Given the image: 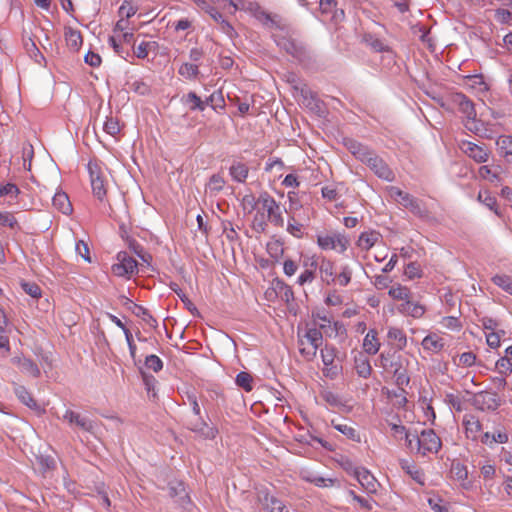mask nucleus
Segmentation results:
<instances>
[{"mask_svg":"<svg viewBox=\"0 0 512 512\" xmlns=\"http://www.w3.org/2000/svg\"><path fill=\"white\" fill-rule=\"evenodd\" d=\"M387 193L393 201L408 209L413 215L422 219L429 217V209L423 200L404 192L396 186L388 187Z\"/></svg>","mask_w":512,"mask_h":512,"instance_id":"1","label":"nucleus"},{"mask_svg":"<svg viewBox=\"0 0 512 512\" xmlns=\"http://www.w3.org/2000/svg\"><path fill=\"white\" fill-rule=\"evenodd\" d=\"M254 207H260L267 220L278 228L284 227V217L280 204L268 193L262 192L255 201Z\"/></svg>","mask_w":512,"mask_h":512,"instance_id":"2","label":"nucleus"},{"mask_svg":"<svg viewBox=\"0 0 512 512\" xmlns=\"http://www.w3.org/2000/svg\"><path fill=\"white\" fill-rule=\"evenodd\" d=\"M322 343L323 335L321 331L316 328L308 329L302 337H299V352L307 361H312Z\"/></svg>","mask_w":512,"mask_h":512,"instance_id":"3","label":"nucleus"},{"mask_svg":"<svg viewBox=\"0 0 512 512\" xmlns=\"http://www.w3.org/2000/svg\"><path fill=\"white\" fill-rule=\"evenodd\" d=\"M317 244L322 250H334L343 254L350 245V239L344 233L331 231L318 234Z\"/></svg>","mask_w":512,"mask_h":512,"instance_id":"4","label":"nucleus"},{"mask_svg":"<svg viewBox=\"0 0 512 512\" xmlns=\"http://www.w3.org/2000/svg\"><path fill=\"white\" fill-rule=\"evenodd\" d=\"M412 439L416 442L417 452L423 456L437 453L442 447L440 437L432 429H425L419 435L413 434Z\"/></svg>","mask_w":512,"mask_h":512,"instance_id":"5","label":"nucleus"},{"mask_svg":"<svg viewBox=\"0 0 512 512\" xmlns=\"http://www.w3.org/2000/svg\"><path fill=\"white\" fill-rule=\"evenodd\" d=\"M88 170L93 194L98 200L103 201L107 193L104 172L96 162H89Z\"/></svg>","mask_w":512,"mask_h":512,"instance_id":"6","label":"nucleus"},{"mask_svg":"<svg viewBox=\"0 0 512 512\" xmlns=\"http://www.w3.org/2000/svg\"><path fill=\"white\" fill-rule=\"evenodd\" d=\"M118 263L112 265V272L118 277L130 276L137 272V261L128 255L127 252H119L117 254Z\"/></svg>","mask_w":512,"mask_h":512,"instance_id":"7","label":"nucleus"},{"mask_svg":"<svg viewBox=\"0 0 512 512\" xmlns=\"http://www.w3.org/2000/svg\"><path fill=\"white\" fill-rule=\"evenodd\" d=\"M472 404L481 411H495L500 406V399L496 392L481 391L474 394Z\"/></svg>","mask_w":512,"mask_h":512,"instance_id":"8","label":"nucleus"},{"mask_svg":"<svg viewBox=\"0 0 512 512\" xmlns=\"http://www.w3.org/2000/svg\"><path fill=\"white\" fill-rule=\"evenodd\" d=\"M63 420L67 422L72 428H77L80 431L87 433H94L95 422L89 417L80 414L73 410H66L63 415Z\"/></svg>","mask_w":512,"mask_h":512,"instance_id":"9","label":"nucleus"},{"mask_svg":"<svg viewBox=\"0 0 512 512\" xmlns=\"http://www.w3.org/2000/svg\"><path fill=\"white\" fill-rule=\"evenodd\" d=\"M460 149L463 153H465L468 157L472 158L477 163H484L489 158V150L485 147V145H477L473 142L463 140L459 144Z\"/></svg>","mask_w":512,"mask_h":512,"instance_id":"10","label":"nucleus"},{"mask_svg":"<svg viewBox=\"0 0 512 512\" xmlns=\"http://www.w3.org/2000/svg\"><path fill=\"white\" fill-rule=\"evenodd\" d=\"M366 164L379 178L389 182H392L395 179L393 171L376 153L369 158V161Z\"/></svg>","mask_w":512,"mask_h":512,"instance_id":"11","label":"nucleus"},{"mask_svg":"<svg viewBox=\"0 0 512 512\" xmlns=\"http://www.w3.org/2000/svg\"><path fill=\"white\" fill-rule=\"evenodd\" d=\"M354 476L367 493L374 494L377 492L379 483L367 469L355 468Z\"/></svg>","mask_w":512,"mask_h":512,"instance_id":"12","label":"nucleus"},{"mask_svg":"<svg viewBox=\"0 0 512 512\" xmlns=\"http://www.w3.org/2000/svg\"><path fill=\"white\" fill-rule=\"evenodd\" d=\"M451 102L459 111L466 116L467 119L476 117V111L473 102L463 93H453Z\"/></svg>","mask_w":512,"mask_h":512,"instance_id":"13","label":"nucleus"},{"mask_svg":"<svg viewBox=\"0 0 512 512\" xmlns=\"http://www.w3.org/2000/svg\"><path fill=\"white\" fill-rule=\"evenodd\" d=\"M304 271L299 275L297 283L300 286L311 283L316 278V270L318 268V260L313 256L303 261Z\"/></svg>","mask_w":512,"mask_h":512,"instance_id":"14","label":"nucleus"},{"mask_svg":"<svg viewBox=\"0 0 512 512\" xmlns=\"http://www.w3.org/2000/svg\"><path fill=\"white\" fill-rule=\"evenodd\" d=\"M318 268L322 282L330 285L335 282V264L332 260L322 257L318 261Z\"/></svg>","mask_w":512,"mask_h":512,"instance_id":"15","label":"nucleus"},{"mask_svg":"<svg viewBox=\"0 0 512 512\" xmlns=\"http://www.w3.org/2000/svg\"><path fill=\"white\" fill-rule=\"evenodd\" d=\"M463 426L465 428V434L467 438H470L472 440L478 439L479 434L482 430V425L476 416L472 414L464 415Z\"/></svg>","mask_w":512,"mask_h":512,"instance_id":"16","label":"nucleus"},{"mask_svg":"<svg viewBox=\"0 0 512 512\" xmlns=\"http://www.w3.org/2000/svg\"><path fill=\"white\" fill-rule=\"evenodd\" d=\"M64 37L66 45L71 51L77 52L82 46L83 38L79 30L72 27H65Z\"/></svg>","mask_w":512,"mask_h":512,"instance_id":"17","label":"nucleus"},{"mask_svg":"<svg viewBox=\"0 0 512 512\" xmlns=\"http://www.w3.org/2000/svg\"><path fill=\"white\" fill-rule=\"evenodd\" d=\"M381 343L378 338V332L370 329L363 340V350L369 355H375L380 349Z\"/></svg>","mask_w":512,"mask_h":512,"instance_id":"18","label":"nucleus"},{"mask_svg":"<svg viewBox=\"0 0 512 512\" xmlns=\"http://www.w3.org/2000/svg\"><path fill=\"white\" fill-rule=\"evenodd\" d=\"M421 345L424 350L430 353H438L444 348L445 342L442 337L435 333H431L422 340Z\"/></svg>","mask_w":512,"mask_h":512,"instance_id":"19","label":"nucleus"},{"mask_svg":"<svg viewBox=\"0 0 512 512\" xmlns=\"http://www.w3.org/2000/svg\"><path fill=\"white\" fill-rule=\"evenodd\" d=\"M362 42L374 52L390 51V47L382 39L372 33H364L362 35Z\"/></svg>","mask_w":512,"mask_h":512,"instance_id":"20","label":"nucleus"},{"mask_svg":"<svg viewBox=\"0 0 512 512\" xmlns=\"http://www.w3.org/2000/svg\"><path fill=\"white\" fill-rule=\"evenodd\" d=\"M180 101L183 105L187 106L191 111H204L205 102L193 91L181 96Z\"/></svg>","mask_w":512,"mask_h":512,"instance_id":"21","label":"nucleus"},{"mask_svg":"<svg viewBox=\"0 0 512 512\" xmlns=\"http://www.w3.org/2000/svg\"><path fill=\"white\" fill-rule=\"evenodd\" d=\"M355 370L359 377L367 379L370 377L372 367L369 359L363 353H359L354 358Z\"/></svg>","mask_w":512,"mask_h":512,"instance_id":"22","label":"nucleus"},{"mask_svg":"<svg viewBox=\"0 0 512 512\" xmlns=\"http://www.w3.org/2000/svg\"><path fill=\"white\" fill-rule=\"evenodd\" d=\"M380 237L381 235L377 231L363 232L357 240V246L361 250L368 251L379 241Z\"/></svg>","mask_w":512,"mask_h":512,"instance_id":"23","label":"nucleus"},{"mask_svg":"<svg viewBox=\"0 0 512 512\" xmlns=\"http://www.w3.org/2000/svg\"><path fill=\"white\" fill-rule=\"evenodd\" d=\"M52 204L57 210L65 215L70 214L73 210L69 197L64 192L55 193L52 198Z\"/></svg>","mask_w":512,"mask_h":512,"instance_id":"24","label":"nucleus"},{"mask_svg":"<svg viewBox=\"0 0 512 512\" xmlns=\"http://www.w3.org/2000/svg\"><path fill=\"white\" fill-rule=\"evenodd\" d=\"M398 309L401 313L412 316L414 318H420L425 313L424 306L411 301V298H409L406 302H403Z\"/></svg>","mask_w":512,"mask_h":512,"instance_id":"25","label":"nucleus"},{"mask_svg":"<svg viewBox=\"0 0 512 512\" xmlns=\"http://www.w3.org/2000/svg\"><path fill=\"white\" fill-rule=\"evenodd\" d=\"M13 362L17 363L22 373L37 378L40 376L38 365L28 358H14Z\"/></svg>","mask_w":512,"mask_h":512,"instance_id":"26","label":"nucleus"},{"mask_svg":"<svg viewBox=\"0 0 512 512\" xmlns=\"http://www.w3.org/2000/svg\"><path fill=\"white\" fill-rule=\"evenodd\" d=\"M191 430L200 434L206 439H214L218 434V430L215 427L209 426L205 421L201 420L191 424Z\"/></svg>","mask_w":512,"mask_h":512,"instance_id":"27","label":"nucleus"},{"mask_svg":"<svg viewBox=\"0 0 512 512\" xmlns=\"http://www.w3.org/2000/svg\"><path fill=\"white\" fill-rule=\"evenodd\" d=\"M14 392L17 396V398L27 407L33 410H38L39 405L37 404L36 400L33 398V396L27 391V389L24 386L17 385L14 388Z\"/></svg>","mask_w":512,"mask_h":512,"instance_id":"28","label":"nucleus"},{"mask_svg":"<svg viewBox=\"0 0 512 512\" xmlns=\"http://www.w3.org/2000/svg\"><path fill=\"white\" fill-rule=\"evenodd\" d=\"M400 466L413 480L423 484V473L413 461L401 459Z\"/></svg>","mask_w":512,"mask_h":512,"instance_id":"29","label":"nucleus"},{"mask_svg":"<svg viewBox=\"0 0 512 512\" xmlns=\"http://www.w3.org/2000/svg\"><path fill=\"white\" fill-rule=\"evenodd\" d=\"M256 209V213L252 220V229L257 233H264L267 230L269 220H267L264 212L261 211L260 207H254Z\"/></svg>","mask_w":512,"mask_h":512,"instance_id":"30","label":"nucleus"},{"mask_svg":"<svg viewBox=\"0 0 512 512\" xmlns=\"http://www.w3.org/2000/svg\"><path fill=\"white\" fill-rule=\"evenodd\" d=\"M158 48V43L155 41H143L137 46H133L134 55L139 59H145L149 52L156 51Z\"/></svg>","mask_w":512,"mask_h":512,"instance_id":"31","label":"nucleus"},{"mask_svg":"<svg viewBox=\"0 0 512 512\" xmlns=\"http://www.w3.org/2000/svg\"><path fill=\"white\" fill-rule=\"evenodd\" d=\"M229 172L235 181L242 183L245 182V180L247 179L249 169L245 164L241 162H236L232 164V166L229 169Z\"/></svg>","mask_w":512,"mask_h":512,"instance_id":"32","label":"nucleus"},{"mask_svg":"<svg viewBox=\"0 0 512 512\" xmlns=\"http://www.w3.org/2000/svg\"><path fill=\"white\" fill-rule=\"evenodd\" d=\"M481 442L489 446L494 443L504 444L508 442V434L503 431H498L497 433L493 434L486 432L481 436Z\"/></svg>","mask_w":512,"mask_h":512,"instance_id":"33","label":"nucleus"},{"mask_svg":"<svg viewBox=\"0 0 512 512\" xmlns=\"http://www.w3.org/2000/svg\"><path fill=\"white\" fill-rule=\"evenodd\" d=\"M388 294L392 299L401 300L403 302H406L409 298H411V292L409 288L400 284L393 285L389 289Z\"/></svg>","mask_w":512,"mask_h":512,"instance_id":"34","label":"nucleus"},{"mask_svg":"<svg viewBox=\"0 0 512 512\" xmlns=\"http://www.w3.org/2000/svg\"><path fill=\"white\" fill-rule=\"evenodd\" d=\"M496 145L500 155H512V135H501L496 140Z\"/></svg>","mask_w":512,"mask_h":512,"instance_id":"35","label":"nucleus"},{"mask_svg":"<svg viewBox=\"0 0 512 512\" xmlns=\"http://www.w3.org/2000/svg\"><path fill=\"white\" fill-rule=\"evenodd\" d=\"M224 185V178L219 174H213L206 186V192H209L211 195H217L223 189Z\"/></svg>","mask_w":512,"mask_h":512,"instance_id":"36","label":"nucleus"},{"mask_svg":"<svg viewBox=\"0 0 512 512\" xmlns=\"http://www.w3.org/2000/svg\"><path fill=\"white\" fill-rule=\"evenodd\" d=\"M275 291L280 295L281 299L287 303L294 299L292 288L281 280L276 281Z\"/></svg>","mask_w":512,"mask_h":512,"instance_id":"37","label":"nucleus"},{"mask_svg":"<svg viewBox=\"0 0 512 512\" xmlns=\"http://www.w3.org/2000/svg\"><path fill=\"white\" fill-rule=\"evenodd\" d=\"M337 350L334 346L326 344L320 351L322 362L325 367L332 366L336 358Z\"/></svg>","mask_w":512,"mask_h":512,"instance_id":"38","label":"nucleus"},{"mask_svg":"<svg viewBox=\"0 0 512 512\" xmlns=\"http://www.w3.org/2000/svg\"><path fill=\"white\" fill-rule=\"evenodd\" d=\"M333 427L341 432L343 435H345L348 439H351L353 441H360V437L356 430L345 423H335V421H332Z\"/></svg>","mask_w":512,"mask_h":512,"instance_id":"39","label":"nucleus"},{"mask_svg":"<svg viewBox=\"0 0 512 512\" xmlns=\"http://www.w3.org/2000/svg\"><path fill=\"white\" fill-rule=\"evenodd\" d=\"M492 282L503 289L505 292L512 295V277L505 274L495 275L492 278Z\"/></svg>","mask_w":512,"mask_h":512,"instance_id":"40","label":"nucleus"},{"mask_svg":"<svg viewBox=\"0 0 512 512\" xmlns=\"http://www.w3.org/2000/svg\"><path fill=\"white\" fill-rule=\"evenodd\" d=\"M178 73L188 79V80H192V79H196L198 74H199V68L196 64H193V63H183L179 70H178Z\"/></svg>","mask_w":512,"mask_h":512,"instance_id":"41","label":"nucleus"},{"mask_svg":"<svg viewBox=\"0 0 512 512\" xmlns=\"http://www.w3.org/2000/svg\"><path fill=\"white\" fill-rule=\"evenodd\" d=\"M206 106H211L214 110L225 107V100L221 91L213 92L206 100H203Z\"/></svg>","mask_w":512,"mask_h":512,"instance_id":"42","label":"nucleus"},{"mask_svg":"<svg viewBox=\"0 0 512 512\" xmlns=\"http://www.w3.org/2000/svg\"><path fill=\"white\" fill-rule=\"evenodd\" d=\"M387 337L390 340L398 342V348L403 349L406 346L407 339L404 332L396 327H390L387 333Z\"/></svg>","mask_w":512,"mask_h":512,"instance_id":"43","label":"nucleus"},{"mask_svg":"<svg viewBox=\"0 0 512 512\" xmlns=\"http://www.w3.org/2000/svg\"><path fill=\"white\" fill-rule=\"evenodd\" d=\"M395 383L400 389L401 393H404V387L408 386L410 383V377L407 373V370L404 369H396L394 371Z\"/></svg>","mask_w":512,"mask_h":512,"instance_id":"44","label":"nucleus"},{"mask_svg":"<svg viewBox=\"0 0 512 512\" xmlns=\"http://www.w3.org/2000/svg\"><path fill=\"white\" fill-rule=\"evenodd\" d=\"M391 431L393 433V436L394 437H402L404 436L406 441H407V446L410 448V449H413L412 447V443H413V434H411L410 432H408L405 428V426L403 425H398V424H392L391 425Z\"/></svg>","mask_w":512,"mask_h":512,"instance_id":"45","label":"nucleus"},{"mask_svg":"<svg viewBox=\"0 0 512 512\" xmlns=\"http://www.w3.org/2000/svg\"><path fill=\"white\" fill-rule=\"evenodd\" d=\"M335 278L334 283H337L341 287H346L351 282L352 269L348 265L341 266V271Z\"/></svg>","mask_w":512,"mask_h":512,"instance_id":"46","label":"nucleus"},{"mask_svg":"<svg viewBox=\"0 0 512 512\" xmlns=\"http://www.w3.org/2000/svg\"><path fill=\"white\" fill-rule=\"evenodd\" d=\"M287 231L294 237H297V238L302 237L303 225L296 220L294 214L290 215V217H289L288 224H287Z\"/></svg>","mask_w":512,"mask_h":512,"instance_id":"47","label":"nucleus"},{"mask_svg":"<svg viewBox=\"0 0 512 512\" xmlns=\"http://www.w3.org/2000/svg\"><path fill=\"white\" fill-rule=\"evenodd\" d=\"M267 509L269 512H289L286 506L278 499L274 497L265 496Z\"/></svg>","mask_w":512,"mask_h":512,"instance_id":"48","label":"nucleus"},{"mask_svg":"<svg viewBox=\"0 0 512 512\" xmlns=\"http://www.w3.org/2000/svg\"><path fill=\"white\" fill-rule=\"evenodd\" d=\"M252 381V376L247 372H240L236 376V384L247 392H250L253 388Z\"/></svg>","mask_w":512,"mask_h":512,"instance_id":"49","label":"nucleus"},{"mask_svg":"<svg viewBox=\"0 0 512 512\" xmlns=\"http://www.w3.org/2000/svg\"><path fill=\"white\" fill-rule=\"evenodd\" d=\"M494 19L500 24H509L512 21V10L499 8L494 12Z\"/></svg>","mask_w":512,"mask_h":512,"instance_id":"50","label":"nucleus"},{"mask_svg":"<svg viewBox=\"0 0 512 512\" xmlns=\"http://www.w3.org/2000/svg\"><path fill=\"white\" fill-rule=\"evenodd\" d=\"M103 128L104 131L111 136H116L117 134L120 133L121 130L118 120L113 117H108L106 119Z\"/></svg>","mask_w":512,"mask_h":512,"instance_id":"51","label":"nucleus"},{"mask_svg":"<svg viewBox=\"0 0 512 512\" xmlns=\"http://www.w3.org/2000/svg\"><path fill=\"white\" fill-rule=\"evenodd\" d=\"M137 12V9L135 7H133L130 2H128L127 0H125L122 5L120 6L119 10H118V14L120 16V18H123L125 20H128L129 18H131L132 16H134Z\"/></svg>","mask_w":512,"mask_h":512,"instance_id":"52","label":"nucleus"},{"mask_svg":"<svg viewBox=\"0 0 512 512\" xmlns=\"http://www.w3.org/2000/svg\"><path fill=\"white\" fill-rule=\"evenodd\" d=\"M505 334L503 330L486 333L487 344L491 348H498L500 346L501 337Z\"/></svg>","mask_w":512,"mask_h":512,"instance_id":"53","label":"nucleus"},{"mask_svg":"<svg viewBox=\"0 0 512 512\" xmlns=\"http://www.w3.org/2000/svg\"><path fill=\"white\" fill-rule=\"evenodd\" d=\"M145 366L154 372H159L163 367V362L157 355L152 354L146 357Z\"/></svg>","mask_w":512,"mask_h":512,"instance_id":"54","label":"nucleus"},{"mask_svg":"<svg viewBox=\"0 0 512 512\" xmlns=\"http://www.w3.org/2000/svg\"><path fill=\"white\" fill-rule=\"evenodd\" d=\"M267 252L272 258L277 260L283 255L284 249L279 241H274L267 244Z\"/></svg>","mask_w":512,"mask_h":512,"instance_id":"55","label":"nucleus"},{"mask_svg":"<svg viewBox=\"0 0 512 512\" xmlns=\"http://www.w3.org/2000/svg\"><path fill=\"white\" fill-rule=\"evenodd\" d=\"M256 18L261 21L264 25L274 27L278 26L275 16L271 15L266 11H259L256 13Z\"/></svg>","mask_w":512,"mask_h":512,"instance_id":"56","label":"nucleus"},{"mask_svg":"<svg viewBox=\"0 0 512 512\" xmlns=\"http://www.w3.org/2000/svg\"><path fill=\"white\" fill-rule=\"evenodd\" d=\"M23 290L33 298H39L41 296V288L32 282H23L21 284Z\"/></svg>","mask_w":512,"mask_h":512,"instance_id":"57","label":"nucleus"},{"mask_svg":"<svg viewBox=\"0 0 512 512\" xmlns=\"http://www.w3.org/2000/svg\"><path fill=\"white\" fill-rule=\"evenodd\" d=\"M109 43L112 46L115 53H117L122 58L127 59V57L130 56L129 51H125L123 49V47L121 46V42L119 40H117L116 36H110Z\"/></svg>","mask_w":512,"mask_h":512,"instance_id":"58","label":"nucleus"},{"mask_svg":"<svg viewBox=\"0 0 512 512\" xmlns=\"http://www.w3.org/2000/svg\"><path fill=\"white\" fill-rule=\"evenodd\" d=\"M0 225L15 228L18 225L16 218L9 212H0Z\"/></svg>","mask_w":512,"mask_h":512,"instance_id":"59","label":"nucleus"},{"mask_svg":"<svg viewBox=\"0 0 512 512\" xmlns=\"http://www.w3.org/2000/svg\"><path fill=\"white\" fill-rule=\"evenodd\" d=\"M34 155L33 147L32 145L28 144L27 146L23 147L22 156H23V166L25 169L30 170L31 168V161Z\"/></svg>","mask_w":512,"mask_h":512,"instance_id":"60","label":"nucleus"},{"mask_svg":"<svg viewBox=\"0 0 512 512\" xmlns=\"http://www.w3.org/2000/svg\"><path fill=\"white\" fill-rule=\"evenodd\" d=\"M496 368L501 374H508L512 372V363L508 357H501L496 362Z\"/></svg>","mask_w":512,"mask_h":512,"instance_id":"61","label":"nucleus"},{"mask_svg":"<svg viewBox=\"0 0 512 512\" xmlns=\"http://www.w3.org/2000/svg\"><path fill=\"white\" fill-rule=\"evenodd\" d=\"M445 401L453 408L455 409L456 411L460 412L462 411V408H463V401L462 399L455 395V394H447L446 395V398H445Z\"/></svg>","mask_w":512,"mask_h":512,"instance_id":"62","label":"nucleus"},{"mask_svg":"<svg viewBox=\"0 0 512 512\" xmlns=\"http://www.w3.org/2000/svg\"><path fill=\"white\" fill-rule=\"evenodd\" d=\"M75 249H76L77 254L80 255L85 261L91 262L90 250H89V247H88L87 243H85L82 240H79L76 243V248Z\"/></svg>","mask_w":512,"mask_h":512,"instance_id":"63","label":"nucleus"},{"mask_svg":"<svg viewBox=\"0 0 512 512\" xmlns=\"http://www.w3.org/2000/svg\"><path fill=\"white\" fill-rule=\"evenodd\" d=\"M476 361V355L472 352H465L462 353L459 356V362L458 365L464 366V367H471L475 364Z\"/></svg>","mask_w":512,"mask_h":512,"instance_id":"64","label":"nucleus"}]
</instances>
